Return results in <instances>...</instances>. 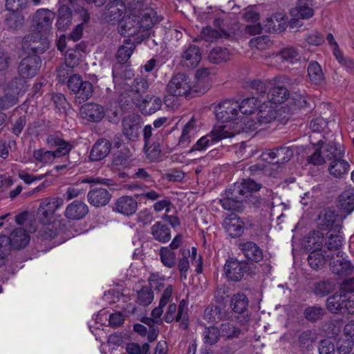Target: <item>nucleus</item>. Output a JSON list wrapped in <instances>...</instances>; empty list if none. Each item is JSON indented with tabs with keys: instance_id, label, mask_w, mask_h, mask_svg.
<instances>
[{
	"instance_id": "f257e3e1",
	"label": "nucleus",
	"mask_w": 354,
	"mask_h": 354,
	"mask_svg": "<svg viewBox=\"0 0 354 354\" xmlns=\"http://www.w3.org/2000/svg\"><path fill=\"white\" fill-rule=\"evenodd\" d=\"M136 9V8H134L133 12L124 17L120 21L119 32L124 37L134 36L141 30H149L157 22L153 10H147L138 15Z\"/></svg>"
},
{
	"instance_id": "f03ea898",
	"label": "nucleus",
	"mask_w": 354,
	"mask_h": 354,
	"mask_svg": "<svg viewBox=\"0 0 354 354\" xmlns=\"http://www.w3.org/2000/svg\"><path fill=\"white\" fill-rule=\"evenodd\" d=\"M64 205L61 197L43 198L37 209L38 218L44 225H50L55 220V212Z\"/></svg>"
},
{
	"instance_id": "7ed1b4c3",
	"label": "nucleus",
	"mask_w": 354,
	"mask_h": 354,
	"mask_svg": "<svg viewBox=\"0 0 354 354\" xmlns=\"http://www.w3.org/2000/svg\"><path fill=\"white\" fill-rule=\"evenodd\" d=\"M345 216L331 209L322 211L317 218V225L322 230L340 232Z\"/></svg>"
},
{
	"instance_id": "20e7f679",
	"label": "nucleus",
	"mask_w": 354,
	"mask_h": 354,
	"mask_svg": "<svg viewBox=\"0 0 354 354\" xmlns=\"http://www.w3.org/2000/svg\"><path fill=\"white\" fill-rule=\"evenodd\" d=\"M23 48L34 55L41 54L49 48L46 35L35 32L26 35L22 41Z\"/></svg>"
},
{
	"instance_id": "39448f33",
	"label": "nucleus",
	"mask_w": 354,
	"mask_h": 354,
	"mask_svg": "<svg viewBox=\"0 0 354 354\" xmlns=\"http://www.w3.org/2000/svg\"><path fill=\"white\" fill-rule=\"evenodd\" d=\"M216 117L222 122H234L239 121V102L226 100L219 103L215 108Z\"/></svg>"
},
{
	"instance_id": "423d86ee",
	"label": "nucleus",
	"mask_w": 354,
	"mask_h": 354,
	"mask_svg": "<svg viewBox=\"0 0 354 354\" xmlns=\"http://www.w3.org/2000/svg\"><path fill=\"white\" fill-rule=\"evenodd\" d=\"M25 78L15 77L8 84L3 97H0V109H8L17 103L16 95L21 91L25 85Z\"/></svg>"
},
{
	"instance_id": "0eeeda50",
	"label": "nucleus",
	"mask_w": 354,
	"mask_h": 354,
	"mask_svg": "<svg viewBox=\"0 0 354 354\" xmlns=\"http://www.w3.org/2000/svg\"><path fill=\"white\" fill-rule=\"evenodd\" d=\"M169 93L175 96H187L192 90L189 77L184 73L174 76L167 86Z\"/></svg>"
},
{
	"instance_id": "6e6552de",
	"label": "nucleus",
	"mask_w": 354,
	"mask_h": 354,
	"mask_svg": "<svg viewBox=\"0 0 354 354\" xmlns=\"http://www.w3.org/2000/svg\"><path fill=\"white\" fill-rule=\"evenodd\" d=\"M55 13L46 8L37 10L33 17V26L35 31L44 35L48 34L52 30V24L55 19Z\"/></svg>"
},
{
	"instance_id": "1a4fd4ad",
	"label": "nucleus",
	"mask_w": 354,
	"mask_h": 354,
	"mask_svg": "<svg viewBox=\"0 0 354 354\" xmlns=\"http://www.w3.org/2000/svg\"><path fill=\"white\" fill-rule=\"evenodd\" d=\"M41 61L39 56H26L20 62L18 66L19 75L23 78L35 77L41 68Z\"/></svg>"
},
{
	"instance_id": "9d476101",
	"label": "nucleus",
	"mask_w": 354,
	"mask_h": 354,
	"mask_svg": "<svg viewBox=\"0 0 354 354\" xmlns=\"http://www.w3.org/2000/svg\"><path fill=\"white\" fill-rule=\"evenodd\" d=\"M104 12L102 15V19L108 22L115 24L120 21L124 13H126L125 4L121 0H108Z\"/></svg>"
},
{
	"instance_id": "9b49d317",
	"label": "nucleus",
	"mask_w": 354,
	"mask_h": 354,
	"mask_svg": "<svg viewBox=\"0 0 354 354\" xmlns=\"http://www.w3.org/2000/svg\"><path fill=\"white\" fill-rule=\"evenodd\" d=\"M122 133L127 139L134 141L139 138L140 124L139 117L132 115L125 117L122 122Z\"/></svg>"
},
{
	"instance_id": "f8f14e48",
	"label": "nucleus",
	"mask_w": 354,
	"mask_h": 354,
	"mask_svg": "<svg viewBox=\"0 0 354 354\" xmlns=\"http://www.w3.org/2000/svg\"><path fill=\"white\" fill-rule=\"evenodd\" d=\"M246 266L236 259H227L224 265V272L228 279L233 281H240L244 276Z\"/></svg>"
},
{
	"instance_id": "ddd939ff",
	"label": "nucleus",
	"mask_w": 354,
	"mask_h": 354,
	"mask_svg": "<svg viewBox=\"0 0 354 354\" xmlns=\"http://www.w3.org/2000/svg\"><path fill=\"white\" fill-rule=\"evenodd\" d=\"M82 117L93 122L101 121L104 115V108L100 104L90 102L83 104L80 109Z\"/></svg>"
},
{
	"instance_id": "4468645a",
	"label": "nucleus",
	"mask_w": 354,
	"mask_h": 354,
	"mask_svg": "<svg viewBox=\"0 0 354 354\" xmlns=\"http://www.w3.org/2000/svg\"><path fill=\"white\" fill-rule=\"evenodd\" d=\"M226 196L220 199V203L223 209L228 211L241 212L243 209V197L239 194H234L233 186L226 190Z\"/></svg>"
},
{
	"instance_id": "2eb2a0df",
	"label": "nucleus",
	"mask_w": 354,
	"mask_h": 354,
	"mask_svg": "<svg viewBox=\"0 0 354 354\" xmlns=\"http://www.w3.org/2000/svg\"><path fill=\"white\" fill-rule=\"evenodd\" d=\"M223 227L225 232L232 238L239 237L244 230V223L241 218L234 214H231L225 218Z\"/></svg>"
},
{
	"instance_id": "dca6fc26",
	"label": "nucleus",
	"mask_w": 354,
	"mask_h": 354,
	"mask_svg": "<svg viewBox=\"0 0 354 354\" xmlns=\"http://www.w3.org/2000/svg\"><path fill=\"white\" fill-rule=\"evenodd\" d=\"M187 303L185 299H183L180 301L178 310L174 303L169 304L164 319L167 323H171L174 320L176 322L185 320L187 319Z\"/></svg>"
},
{
	"instance_id": "f3484780",
	"label": "nucleus",
	"mask_w": 354,
	"mask_h": 354,
	"mask_svg": "<svg viewBox=\"0 0 354 354\" xmlns=\"http://www.w3.org/2000/svg\"><path fill=\"white\" fill-rule=\"evenodd\" d=\"M137 209V201L129 196H122L118 198L113 207V211L127 216L135 214Z\"/></svg>"
},
{
	"instance_id": "a211bd4d",
	"label": "nucleus",
	"mask_w": 354,
	"mask_h": 354,
	"mask_svg": "<svg viewBox=\"0 0 354 354\" xmlns=\"http://www.w3.org/2000/svg\"><path fill=\"white\" fill-rule=\"evenodd\" d=\"M88 213V207L83 201L76 200L66 206L64 216L69 220H80Z\"/></svg>"
},
{
	"instance_id": "6ab92c4d",
	"label": "nucleus",
	"mask_w": 354,
	"mask_h": 354,
	"mask_svg": "<svg viewBox=\"0 0 354 354\" xmlns=\"http://www.w3.org/2000/svg\"><path fill=\"white\" fill-rule=\"evenodd\" d=\"M180 59L182 65L194 68L201 60V49L195 45H189L183 50Z\"/></svg>"
},
{
	"instance_id": "aec40b11",
	"label": "nucleus",
	"mask_w": 354,
	"mask_h": 354,
	"mask_svg": "<svg viewBox=\"0 0 354 354\" xmlns=\"http://www.w3.org/2000/svg\"><path fill=\"white\" fill-rule=\"evenodd\" d=\"M111 195L107 189L102 187L94 188L87 194L88 202L93 206L99 207L109 203Z\"/></svg>"
},
{
	"instance_id": "412c9836",
	"label": "nucleus",
	"mask_w": 354,
	"mask_h": 354,
	"mask_svg": "<svg viewBox=\"0 0 354 354\" xmlns=\"http://www.w3.org/2000/svg\"><path fill=\"white\" fill-rule=\"evenodd\" d=\"M240 133V128L236 129L234 124H226L215 126L209 133L214 142H218L223 139L233 137L234 135Z\"/></svg>"
},
{
	"instance_id": "4be33fe9",
	"label": "nucleus",
	"mask_w": 354,
	"mask_h": 354,
	"mask_svg": "<svg viewBox=\"0 0 354 354\" xmlns=\"http://www.w3.org/2000/svg\"><path fill=\"white\" fill-rule=\"evenodd\" d=\"M277 116L276 106L270 102H264L259 106V110L257 114L258 121L261 126L266 125L274 121Z\"/></svg>"
},
{
	"instance_id": "5701e85b",
	"label": "nucleus",
	"mask_w": 354,
	"mask_h": 354,
	"mask_svg": "<svg viewBox=\"0 0 354 354\" xmlns=\"http://www.w3.org/2000/svg\"><path fill=\"white\" fill-rule=\"evenodd\" d=\"M268 156L272 164H283L291 159L293 151L290 147L283 146L269 150Z\"/></svg>"
},
{
	"instance_id": "b1692460",
	"label": "nucleus",
	"mask_w": 354,
	"mask_h": 354,
	"mask_svg": "<svg viewBox=\"0 0 354 354\" xmlns=\"http://www.w3.org/2000/svg\"><path fill=\"white\" fill-rule=\"evenodd\" d=\"M111 148V142L106 139L98 140L93 146L89 158L92 161L104 159L109 153Z\"/></svg>"
},
{
	"instance_id": "393cba45",
	"label": "nucleus",
	"mask_w": 354,
	"mask_h": 354,
	"mask_svg": "<svg viewBox=\"0 0 354 354\" xmlns=\"http://www.w3.org/2000/svg\"><path fill=\"white\" fill-rule=\"evenodd\" d=\"M239 249L242 251L245 257L248 260L257 263L263 258L261 249L252 241H247L239 245Z\"/></svg>"
},
{
	"instance_id": "a878e982",
	"label": "nucleus",
	"mask_w": 354,
	"mask_h": 354,
	"mask_svg": "<svg viewBox=\"0 0 354 354\" xmlns=\"http://www.w3.org/2000/svg\"><path fill=\"white\" fill-rule=\"evenodd\" d=\"M261 187L260 184L257 183L253 180L243 179L241 183L234 184L233 191L234 194H239L245 198L252 196V192L259 191Z\"/></svg>"
},
{
	"instance_id": "bb28decb",
	"label": "nucleus",
	"mask_w": 354,
	"mask_h": 354,
	"mask_svg": "<svg viewBox=\"0 0 354 354\" xmlns=\"http://www.w3.org/2000/svg\"><path fill=\"white\" fill-rule=\"evenodd\" d=\"M328 169L329 174L334 178H342L348 174L350 165L343 158H339L330 161Z\"/></svg>"
},
{
	"instance_id": "cd10ccee",
	"label": "nucleus",
	"mask_w": 354,
	"mask_h": 354,
	"mask_svg": "<svg viewBox=\"0 0 354 354\" xmlns=\"http://www.w3.org/2000/svg\"><path fill=\"white\" fill-rule=\"evenodd\" d=\"M196 132V120L193 118L183 127L181 135L178 139V146L181 148L187 147L192 141V138Z\"/></svg>"
},
{
	"instance_id": "c85d7f7f",
	"label": "nucleus",
	"mask_w": 354,
	"mask_h": 354,
	"mask_svg": "<svg viewBox=\"0 0 354 354\" xmlns=\"http://www.w3.org/2000/svg\"><path fill=\"white\" fill-rule=\"evenodd\" d=\"M324 241V236L322 232L313 230L308 234L304 246L306 250L310 252L322 250Z\"/></svg>"
},
{
	"instance_id": "c756f323",
	"label": "nucleus",
	"mask_w": 354,
	"mask_h": 354,
	"mask_svg": "<svg viewBox=\"0 0 354 354\" xmlns=\"http://www.w3.org/2000/svg\"><path fill=\"white\" fill-rule=\"evenodd\" d=\"M173 292V286L168 285L164 290L162 296L159 301V305L153 309L151 316L153 317V322L158 323V319L163 313V308L169 304Z\"/></svg>"
},
{
	"instance_id": "7c9ffc66",
	"label": "nucleus",
	"mask_w": 354,
	"mask_h": 354,
	"mask_svg": "<svg viewBox=\"0 0 354 354\" xmlns=\"http://www.w3.org/2000/svg\"><path fill=\"white\" fill-rule=\"evenodd\" d=\"M151 234L155 240L160 243H167L171 237L169 226L160 221L151 226Z\"/></svg>"
},
{
	"instance_id": "2f4dec72",
	"label": "nucleus",
	"mask_w": 354,
	"mask_h": 354,
	"mask_svg": "<svg viewBox=\"0 0 354 354\" xmlns=\"http://www.w3.org/2000/svg\"><path fill=\"white\" fill-rule=\"evenodd\" d=\"M322 147L326 160H334V159L343 158L344 156V148L339 143L330 142L325 145L322 144Z\"/></svg>"
},
{
	"instance_id": "473e14b6",
	"label": "nucleus",
	"mask_w": 354,
	"mask_h": 354,
	"mask_svg": "<svg viewBox=\"0 0 354 354\" xmlns=\"http://www.w3.org/2000/svg\"><path fill=\"white\" fill-rule=\"evenodd\" d=\"M331 255L326 254V251L317 250L310 252L308 257L309 266L314 270L322 269Z\"/></svg>"
},
{
	"instance_id": "72a5a7b5",
	"label": "nucleus",
	"mask_w": 354,
	"mask_h": 354,
	"mask_svg": "<svg viewBox=\"0 0 354 354\" xmlns=\"http://www.w3.org/2000/svg\"><path fill=\"white\" fill-rule=\"evenodd\" d=\"M10 234L11 247L14 249L20 250L26 247L29 243V236L23 228H17Z\"/></svg>"
},
{
	"instance_id": "f704fd0d",
	"label": "nucleus",
	"mask_w": 354,
	"mask_h": 354,
	"mask_svg": "<svg viewBox=\"0 0 354 354\" xmlns=\"http://www.w3.org/2000/svg\"><path fill=\"white\" fill-rule=\"evenodd\" d=\"M339 207L348 214L354 210V188L344 191L339 196Z\"/></svg>"
},
{
	"instance_id": "c9c22d12",
	"label": "nucleus",
	"mask_w": 354,
	"mask_h": 354,
	"mask_svg": "<svg viewBox=\"0 0 354 354\" xmlns=\"http://www.w3.org/2000/svg\"><path fill=\"white\" fill-rule=\"evenodd\" d=\"M313 0H298L295 8V16L306 19L312 17L314 15Z\"/></svg>"
},
{
	"instance_id": "e433bc0d",
	"label": "nucleus",
	"mask_w": 354,
	"mask_h": 354,
	"mask_svg": "<svg viewBox=\"0 0 354 354\" xmlns=\"http://www.w3.org/2000/svg\"><path fill=\"white\" fill-rule=\"evenodd\" d=\"M289 96L288 89L284 86H277L272 88L268 93V102L270 104H277L284 102Z\"/></svg>"
},
{
	"instance_id": "4c0bfd02",
	"label": "nucleus",
	"mask_w": 354,
	"mask_h": 354,
	"mask_svg": "<svg viewBox=\"0 0 354 354\" xmlns=\"http://www.w3.org/2000/svg\"><path fill=\"white\" fill-rule=\"evenodd\" d=\"M310 81L315 84H322L325 80L321 66L317 62H311L308 66Z\"/></svg>"
},
{
	"instance_id": "58836bf2",
	"label": "nucleus",
	"mask_w": 354,
	"mask_h": 354,
	"mask_svg": "<svg viewBox=\"0 0 354 354\" xmlns=\"http://www.w3.org/2000/svg\"><path fill=\"white\" fill-rule=\"evenodd\" d=\"M231 54L225 48L216 47L210 50L208 60L215 64L225 62L230 59Z\"/></svg>"
},
{
	"instance_id": "ea45409f",
	"label": "nucleus",
	"mask_w": 354,
	"mask_h": 354,
	"mask_svg": "<svg viewBox=\"0 0 354 354\" xmlns=\"http://www.w3.org/2000/svg\"><path fill=\"white\" fill-rule=\"evenodd\" d=\"M203 39L208 42H214L219 38L228 39L231 34L224 30H217L211 27H206L201 32Z\"/></svg>"
},
{
	"instance_id": "a19ab883",
	"label": "nucleus",
	"mask_w": 354,
	"mask_h": 354,
	"mask_svg": "<svg viewBox=\"0 0 354 354\" xmlns=\"http://www.w3.org/2000/svg\"><path fill=\"white\" fill-rule=\"evenodd\" d=\"M248 303L247 296L243 292H238L232 296L230 306L235 313H243L247 310Z\"/></svg>"
},
{
	"instance_id": "79ce46f5",
	"label": "nucleus",
	"mask_w": 354,
	"mask_h": 354,
	"mask_svg": "<svg viewBox=\"0 0 354 354\" xmlns=\"http://www.w3.org/2000/svg\"><path fill=\"white\" fill-rule=\"evenodd\" d=\"M93 92V88L92 84L88 81H84L82 85L79 86L77 91H75L73 93L75 95V102L81 104L86 101L92 96Z\"/></svg>"
},
{
	"instance_id": "37998d69",
	"label": "nucleus",
	"mask_w": 354,
	"mask_h": 354,
	"mask_svg": "<svg viewBox=\"0 0 354 354\" xmlns=\"http://www.w3.org/2000/svg\"><path fill=\"white\" fill-rule=\"evenodd\" d=\"M344 240L342 235L338 233L337 234H330L327 237V240L325 243L328 250L329 251H335L333 254L336 257H339V254H344L340 249L343 245Z\"/></svg>"
},
{
	"instance_id": "c03bdc74",
	"label": "nucleus",
	"mask_w": 354,
	"mask_h": 354,
	"mask_svg": "<svg viewBox=\"0 0 354 354\" xmlns=\"http://www.w3.org/2000/svg\"><path fill=\"white\" fill-rule=\"evenodd\" d=\"M136 48L135 44L129 40H126L124 44L120 46L118 50L116 59L119 63H126L131 56Z\"/></svg>"
},
{
	"instance_id": "a18cd8bd",
	"label": "nucleus",
	"mask_w": 354,
	"mask_h": 354,
	"mask_svg": "<svg viewBox=\"0 0 354 354\" xmlns=\"http://www.w3.org/2000/svg\"><path fill=\"white\" fill-rule=\"evenodd\" d=\"M345 300L346 296L342 292L335 293L327 299V308L333 313L342 311L344 310Z\"/></svg>"
},
{
	"instance_id": "49530a36",
	"label": "nucleus",
	"mask_w": 354,
	"mask_h": 354,
	"mask_svg": "<svg viewBox=\"0 0 354 354\" xmlns=\"http://www.w3.org/2000/svg\"><path fill=\"white\" fill-rule=\"evenodd\" d=\"M234 126L236 129L240 128V132L242 131L245 132L254 131L258 129H262V126L258 120L255 121L254 120L248 117H244L234 122Z\"/></svg>"
},
{
	"instance_id": "de8ad7c7",
	"label": "nucleus",
	"mask_w": 354,
	"mask_h": 354,
	"mask_svg": "<svg viewBox=\"0 0 354 354\" xmlns=\"http://www.w3.org/2000/svg\"><path fill=\"white\" fill-rule=\"evenodd\" d=\"M161 263L168 268H172L176 263V252L168 247H161L159 250Z\"/></svg>"
},
{
	"instance_id": "09e8293b",
	"label": "nucleus",
	"mask_w": 354,
	"mask_h": 354,
	"mask_svg": "<svg viewBox=\"0 0 354 354\" xmlns=\"http://www.w3.org/2000/svg\"><path fill=\"white\" fill-rule=\"evenodd\" d=\"M71 14L68 7L62 6L58 10V17L57 19L56 26L58 29L64 30L71 24Z\"/></svg>"
},
{
	"instance_id": "8fccbe9b",
	"label": "nucleus",
	"mask_w": 354,
	"mask_h": 354,
	"mask_svg": "<svg viewBox=\"0 0 354 354\" xmlns=\"http://www.w3.org/2000/svg\"><path fill=\"white\" fill-rule=\"evenodd\" d=\"M335 285L330 281H322L313 283L312 290L318 297H324L334 290Z\"/></svg>"
},
{
	"instance_id": "3c124183",
	"label": "nucleus",
	"mask_w": 354,
	"mask_h": 354,
	"mask_svg": "<svg viewBox=\"0 0 354 354\" xmlns=\"http://www.w3.org/2000/svg\"><path fill=\"white\" fill-rule=\"evenodd\" d=\"M154 298V294L151 288L148 286H143L137 292L136 301L138 304L147 306L149 305Z\"/></svg>"
},
{
	"instance_id": "603ef678",
	"label": "nucleus",
	"mask_w": 354,
	"mask_h": 354,
	"mask_svg": "<svg viewBox=\"0 0 354 354\" xmlns=\"http://www.w3.org/2000/svg\"><path fill=\"white\" fill-rule=\"evenodd\" d=\"M220 331L221 335L227 339L238 338L241 334V329L231 322H225L221 324Z\"/></svg>"
},
{
	"instance_id": "864d4df0",
	"label": "nucleus",
	"mask_w": 354,
	"mask_h": 354,
	"mask_svg": "<svg viewBox=\"0 0 354 354\" xmlns=\"http://www.w3.org/2000/svg\"><path fill=\"white\" fill-rule=\"evenodd\" d=\"M259 103L258 99L254 97L244 99L240 104H239V111L243 115H250L254 113Z\"/></svg>"
},
{
	"instance_id": "5fc2aeb1",
	"label": "nucleus",
	"mask_w": 354,
	"mask_h": 354,
	"mask_svg": "<svg viewBox=\"0 0 354 354\" xmlns=\"http://www.w3.org/2000/svg\"><path fill=\"white\" fill-rule=\"evenodd\" d=\"M282 61L293 63L299 59V52L297 48L289 46L284 48L277 54Z\"/></svg>"
},
{
	"instance_id": "6e6d98bb",
	"label": "nucleus",
	"mask_w": 354,
	"mask_h": 354,
	"mask_svg": "<svg viewBox=\"0 0 354 354\" xmlns=\"http://www.w3.org/2000/svg\"><path fill=\"white\" fill-rule=\"evenodd\" d=\"M33 157L37 162L42 164L52 163L55 158L53 151L46 150L43 148L35 149Z\"/></svg>"
},
{
	"instance_id": "4d7b16f0",
	"label": "nucleus",
	"mask_w": 354,
	"mask_h": 354,
	"mask_svg": "<svg viewBox=\"0 0 354 354\" xmlns=\"http://www.w3.org/2000/svg\"><path fill=\"white\" fill-rule=\"evenodd\" d=\"M145 111L147 114H152L160 109L162 106V100L160 97L156 96H147L144 100Z\"/></svg>"
},
{
	"instance_id": "13d9d810",
	"label": "nucleus",
	"mask_w": 354,
	"mask_h": 354,
	"mask_svg": "<svg viewBox=\"0 0 354 354\" xmlns=\"http://www.w3.org/2000/svg\"><path fill=\"white\" fill-rule=\"evenodd\" d=\"M221 335L220 329L215 326H209L205 328L203 333V338L205 344L213 345L218 342Z\"/></svg>"
},
{
	"instance_id": "bf43d9fd",
	"label": "nucleus",
	"mask_w": 354,
	"mask_h": 354,
	"mask_svg": "<svg viewBox=\"0 0 354 354\" xmlns=\"http://www.w3.org/2000/svg\"><path fill=\"white\" fill-rule=\"evenodd\" d=\"M324 314L325 310L319 306L308 307L304 310L306 319L312 322H315L322 319Z\"/></svg>"
},
{
	"instance_id": "052dcab7",
	"label": "nucleus",
	"mask_w": 354,
	"mask_h": 354,
	"mask_svg": "<svg viewBox=\"0 0 354 354\" xmlns=\"http://www.w3.org/2000/svg\"><path fill=\"white\" fill-rule=\"evenodd\" d=\"M317 335L315 331L307 330L302 332L298 337L299 344L301 347L309 348L316 341Z\"/></svg>"
},
{
	"instance_id": "680f3d73",
	"label": "nucleus",
	"mask_w": 354,
	"mask_h": 354,
	"mask_svg": "<svg viewBox=\"0 0 354 354\" xmlns=\"http://www.w3.org/2000/svg\"><path fill=\"white\" fill-rule=\"evenodd\" d=\"M204 319L209 323H215L221 319V309L218 306H208L204 312Z\"/></svg>"
},
{
	"instance_id": "e2e57ef3",
	"label": "nucleus",
	"mask_w": 354,
	"mask_h": 354,
	"mask_svg": "<svg viewBox=\"0 0 354 354\" xmlns=\"http://www.w3.org/2000/svg\"><path fill=\"white\" fill-rule=\"evenodd\" d=\"M131 91L137 93H145L148 88L149 84L147 80L143 77H137L135 78L130 86Z\"/></svg>"
},
{
	"instance_id": "0e129e2a",
	"label": "nucleus",
	"mask_w": 354,
	"mask_h": 354,
	"mask_svg": "<svg viewBox=\"0 0 354 354\" xmlns=\"http://www.w3.org/2000/svg\"><path fill=\"white\" fill-rule=\"evenodd\" d=\"M165 277L158 272H152L148 278L151 288L160 290L164 287Z\"/></svg>"
},
{
	"instance_id": "69168bd1",
	"label": "nucleus",
	"mask_w": 354,
	"mask_h": 354,
	"mask_svg": "<svg viewBox=\"0 0 354 354\" xmlns=\"http://www.w3.org/2000/svg\"><path fill=\"white\" fill-rule=\"evenodd\" d=\"M333 55L341 65L345 66L349 71L354 72V62L348 57H344L338 48H334Z\"/></svg>"
},
{
	"instance_id": "338daca9",
	"label": "nucleus",
	"mask_w": 354,
	"mask_h": 354,
	"mask_svg": "<svg viewBox=\"0 0 354 354\" xmlns=\"http://www.w3.org/2000/svg\"><path fill=\"white\" fill-rule=\"evenodd\" d=\"M214 143L209 134L201 137L191 148L189 152L203 151Z\"/></svg>"
},
{
	"instance_id": "774afa93",
	"label": "nucleus",
	"mask_w": 354,
	"mask_h": 354,
	"mask_svg": "<svg viewBox=\"0 0 354 354\" xmlns=\"http://www.w3.org/2000/svg\"><path fill=\"white\" fill-rule=\"evenodd\" d=\"M250 45L252 48L263 50L270 45V39L266 35L257 37L250 41Z\"/></svg>"
}]
</instances>
